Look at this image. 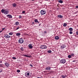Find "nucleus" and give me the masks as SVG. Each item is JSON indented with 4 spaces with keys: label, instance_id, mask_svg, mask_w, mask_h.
Returning <instances> with one entry per match:
<instances>
[{
    "label": "nucleus",
    "instance_id": "nucleus-1",
    "mask_svg": "<svg viewBox=\"0 0 78 78\" xmlns=\"http://www.w3.org/2000/svg\"><path fill=\"white\" fill-rule=\"evenodd\" d=\"M40 13L41 15H44L46 14V11L45 10H42L40 12Z\"/></svg>",
    "mask_w": 78,
    "mask_h": 78
},
{
    "label": "nucleus",
    "instance_id": "nucleus-2",
    "mask_svg": "<svg viewBox=\"0 0 78 78\" xmlns=\"http://www.w3.org/2000/svg\"><path fill=\"white\" fill-rule=\"evenodd\" d=\"M60 62L61 64H64L66 62V60L64 59H61L60 60Z\"/></svg>",
    "mask_w": 78,
    "mask_h": 78
},
{
    "label": "nucleus",
    "instance_id": "nucleus-3",
    "mask_svg": "<svg viewBox=\"0 0 78 78\" xmlns=\"http://www.w3.org/2000/svg\"><path fill=\"white\" fill-rule=\"evenodd\" d=\"M23 39L22 38H20L18 41V43H19L20 44H22L23 43Z\"/></svg>",
    "mask_w": 78,
    "mask_h": 78
},
{
    "label": "nucleus",
    "instance_id": "nucleus-4",
    "mask_svg": "<svg viewBox=\"0 0 78 78\" xmlns=\"http://www.w3.org/2000/svg\"><path fill=\"white\" fill-rule=\"evenodd\" d=\"M40 48H47V46L43 45L41 46Z\"/></svg>",
    "mask_w": 78,
    "mask_h": 78
},
{
    "label": "nucleus",
    "instance_id": "nucleus-5",
    "mask_svg": "<svg viewBox=\"0 0 78 78\" xmlns=\"http://www.w3.org/2000/svg\"><path fill=\"white\" fill-rule=\"evenodd\" d=\"M66 47V46L65 44H62L61 47V48H65Z\"/></svg>",
    "mask_w": 78,
    "mask_h": 78
},
{
    "label": "nucleus",
    "instance_id": "nucleus-6",
    "mask_svg": "<svg viewBox=\"0 0 78 78\" xmlns=\"http://www.w3.org/2000/svg\"><path fill=\"white\" fill-rule=\"evenodd\" d=\"M28 47L30 49H32V48H33V46H32V44H29Z\"/></svg>",
    "mask_w": 78,
    "mask_h": 78
},
{
    "label": "nucleus",
    "instance_id": "nucleus-7",
    "mask_svg": "<svg viewBox=\"0 0 78 78\" xmlns=\"http://www.w3.org/2000/svg\"><path fill=\"white\" fill-rule=\"evenodd\" d=\"M4 14H5V15L6 14H9V11H8V10L7 11L6 10H5Z\"/></svg>",
    "mask_w": 78,
    "mask_h": 78
},
{
    "label": "nucleus",
    "instance_id": "nucleus-8",
    "mask_svg": "<svg viewBox=\"0 0 78 78\" xmlns=\"http://www.w3.org/2000/svg\"><path fill=\"white\" fill-rule=\"evenodd\" d=\"M5 66L7 67L9 66V63L8 62L5 63Z\"/></svg>",
    "mask_w": 78,
    "mask_h": 78
},
{
    "label": "nucleus",
    "instance_id": "nucleus-9",
    "mask_svg": "<svg viewBox=\"0 0 78 78\" xmlns=\"http://www.w3.org/2000/svg\"><path fill=\"white\" fill-rule=\"evenodd\" d=\"M57 17H58V18H60V19H61L62 18V17H63V16H62L61 15H58Z\"/></svg>",
    "mask_w": 78,
    "mask_h": 78
},
{
    "label": "nucleus",
    "instance_id": "nucleus-10",
    "mask_svg": "<svg viewBox=\"0 0 78 78\" xmlns=\"http://www.w3.org/2000/svg\"><path fill=\"white\" fill-rule=\"evenodd\" d=\"M6 16L7 17H9V19H11V18H12V16H11V15H9V14L7 15H6Z\"/></svg>",
    "mask_w": 78,
    "mask_h": 78
},
{
    "label": "nucleus",
    "instance_id": "nucleus-11",
    "mask_svg": "<svg viewBox=\"0 0 78 78\" xmlns=\"http://www.w3.org/2000/svg\"><path fill=\"white\" fill-rule=\"evenodd\" d=\"M51 67H46V70H50L51 69Z\"/></svg>",
    "mask_w": 78,
    "mask_h": 78
},
{
    "label": "nucleus",
    "instance_id": "nucleus-12",
    "mask_svg": "<svg viewBox=\"0 0 78 78\" xmlns=\"http://www.w3.org/2000/svg\"><path fill=\"white\" fill-rule=\"evenodd\" d=\"M4 37H6L7 38H9L10 37V36H9L8 34H6L5 35Z\"/></svg>",
    "mask_w": 78,
    "mask_h": 78
},
{
    "label": "nucleus",
    "instance_id": "nucleus-13",
    "mask_svg": "<svg viewBox=\"0 0 78 78\" xmlns=\"http://www.w3.org/2000/svg\"><path fill=\"white\" fill-rule=\"evenodd\" d=\"M12 6L15 8L16 7V6H17V4L16 3H14L13 4H12Z\"/></svg>",
    "mask_w": 78,
    "mask_h": 78
},
{
    "label": "nucleus",
    "instance_id": "nucleus-14",
    "mask_svg": "<svg viewBox=\"0 0 78 78\" xmlns=\"http://www.w3.org/2000/svg\"><path fill=\"white\" fill-rule=\"evenodd\" d=\"M23 56H25V57H27V58H30V56L27 55H26V54H24L23 55Z\"/></svg>",
    "mask_w": 78,
    "mask_h": 78
},
{
    "label": "nucleus",
    "instance_id": "nucleus-15",
    "mask_svg": "<svg viewBox=\"0 0 78 78\" xmlns=\"http://www.w3.org/2000/svg\"><path fill=\"white\" fill-rule=\"evenodd\" d=\"M58 2L60 3H63V1L62 0H58Z\"/></svg>",
    "mask_w": 78,
    "mask_h": 78
},
{
    "label": "nucleus",
    "instance_id": "nucleus-16",
    "mask_svg": "<svg viewBox=\"0 0 78 78\" xmlns=\"http://www.w3.org/2000/svg\"><path fill=\"white\" fill-rule=\"evenodd\" d=\"M9 35H10V36H12V34H13V32H11L9 33Z\"/></svg>",
    "mask_w": 78,
    "mask_h": 78
},
{
    "label": "nucleus",
    "instance_id": "nucleus-17",
    "mask_svg": "<svg viewBox=\"0 0 78 78\" xmlns=\"http://www.w3.org/2000/svg\"><path fill=\"white\" fill-rule=\"evenodd\" d=\"M5 10H6V9H2L1 10V12H2V13H4V12H5Z\"/></svg>",
    "mask_w": 78,
    "mask_h": 78
},
{
    "label": "nucleus",
    "instance_id": "nucleus-18",
    "mask_svg": "<svg viewBox=\"0 0 78 78\" xmlns=\"http://www.w3.org/2000/svg\"><path fill=\"white\" fill-rule=\"evenodd\" d=\"M59 38V37L58 36H56L55 37V39H56L57 40H58V39Z\"/></svg>",
    "mask_w": 78,
    "mask_h": 78
},
{
    "label": "nucleus",
    "instance_id": "nucleus-19",
    "mask_svg": "<svg viewBox=\"0 0 78 78\" xmlns=\"http://www.w3.org/2000/svg\"><path fill=\"white\" fill-rule=\"evenodd\" d=\"M69 31H73V28H72V27H70L69 28Z\"/></svg>",
    "mask_w": 78,
    "mask_h": 78
},
{
    "label": "nucleus",
    "instance_id": "nucleus-20",
    "mask_svg": "<svg viewBox=\"0 0 78 78\" xmlns=\"http://www.w3.org/2000/svg\"><path fill=\"white\" fill-rule=\"evenodd\" d=\"M21 34L20 33H17L16 34V36H20V35H21Z\"/></svg>",
    "mask_w": 78,
    "mask_h": 78
},
{
    "label": "nucleus",
    "instance_id": "nucleus-21",
    "mask_svg": "<svg viewBox=\"0 0 78 78\" xmlns=\"http://www.w3.org/2000/svg\"><path fill=\"white\" fill-rule=\"evenodd\" d=\"M71 55L72 57H74L75 56V54L73 53H72L71 54Z\"/></svg>",
    "mask_w": 78,
    "mask_h": 78
},
{
    "label": "nucleus",
    "instance_id": "nucleus-22",
    "mask_svg": "<svg viewBox=\"0 0 78 78\" xmlns=\"http://www.w3.org/2000/svg\"><path fill=\"white\" fill-rule=\"evenodd\" d=\"M34 22H35V23H37V22L38 23H39V21H37V19H35L34 20Z\"/></svg>",
    "mask_w": 78,
    "mask_h": 78
},
{
    "label": "nucleus",
    "instance_id": "nucleus-23",
    "mask_svg": "<svg viewBox=\"0 0 78 78\" xmlns=\"http://www.w3.org/2000/svg\"><path fill=\"white\" fill-rule=\"evenodd\" d=\"M15 24L16 25H18L19 24V22H16V23Z\"/></svg>",
    "mask_w": 78,
    "mask_h": 78
},
{
    "label": "nucleus",
    "instance_id": "nucleus-24",
    "mask_svg": "<svg viewBox=\"0 0 78 78\" xmlns=\"http://www.w3.org/2000/svg\"><path fill=\"white\" fill-rule=\"evenodd\" d=\"M62 78H65L66 77V75L64 76V75H62L61 76Z\"/></svg>",
    "mask_w": 78,
    "mask_h": 78
},
{
    "label": "nucleus",
    "instance_id": "nucleus-25",
    "mask_svg": "<svg viewBox=\"0 0 78 78\" xmlns=\"http://www.w3.org/2000/svg\"><path fill=\"white\" fill-rule=\"evenodd\" d=\"M68 57L69 58H71L72 57V56L71 55H69L68 56Z\"/></svg>",
    "mask_w": 78,
    "mask_h": 78
},
{
    "label": "nucleus",
    "instance_id": "nucleus-26",
    "mask_svg": "<svg viewBox=\"0 0 78 78\" xmlns=\"http://www.w3.org/2000/svg\"><path fill=\"white\" fill-rule=\"evenodd\" d=\"M20 50L21 51H23L24 49H23V47H21V48H20Z\"/></svg>",
    "mask_w": 78,
    "mask_h": 78
},
{
    "label": "nucleus",
    "instance_id": "nucleus-27",
    "mask_svg": "<svg viewBox=\"0 0 78 78\" xmlns=\"http://www.w3.org/2000/svg\"><path fill=\"white\" fill-rule=\"evenodd\" d=\"M63 26L64 27H66V26H67V24L66 23H64L63 24Z\"/></svg>",
    "mask_w": 78,
    "mask_h": 78
},
{
    "label": "nucleus",
    "instance_id": "nucleus-28",
    "mask_svg": "<svg viewBox=\"0 0 78 78\" xmlns=\"http://www.w3.org/2000/svg\"><path fill=\"white\" fill-rule=\"evenodd\" d=\"M48 52L49 53H51V50H49L48 51Z\"/></svg>",
    "mask_w": 78,
    "mask_h": 78
},
{
    "label": "nucleus",
    "instance_id": "nucleus-29",
    "mask_svg": "<svg viewBox=\"0 0 78 78\" xmlns=\"http://www.w3.org/2000/svg\"><path fill=\"white\" fill-rule=\"evenodd\" d=\"M17 72H18V73L19 72H20V70H17L16 71Z\"/></svg>",
    "mask_w": 78,
    "mask_h": 78
},
{
    "label": "nucleus",
    "instance_id": "nucleus-30",
    "mask_svg": "<svg viewBox=\"0 0 78 78\" xmlns=\"http://www.w3.org/2000/svg\"><path fill=\"white\" fill-rule=\"evenodd\" d=\"M12 58L13 59H17V58L14 57H12Z\"/></svg>",
    "mask_w": 78,
    "mask_h": 78
},
{
    "label": "nucleus",
    "instance_id": "nucleus-31",
    "mask_svg": "<svg viewBox=\"0 0 78 78\" xmlns=\"http://www.w3.org/2000/svg\"><path fill=\"white\" fill-rule=\"evenodd\" d=\"M69 34H73V32H72V31H70Z\"/></svg>",
    "mask_w": 78,
    "mask_h": 78
},
{
    "label": "nucleus",
    "instance_id": "nucleus-32",
    "mask_svg": "<svg viewBox=\"0 0 78 78\" xmlns=\"http://www.w3.org/2000/svg\"><path fill=\"white\" fill-rule=\"evenodd\" d=\"M19 28H20V27H18L17 28L16 30H19Z\"/></svg>",
    "mask_w": 78,
    "mask_h": 78
},
{
    "label": "nucleus",
    "instance_id": "nucleus-33",
    "mask_svg": "<svg viewBox=\"0 0 78 78\" xmlns=\"http://www.w3.org/2000/svg\"><path fill=\"white\" fill-rule=\"evenodd\" d=\"M44 34H46V33H47V32L46 31H44Z\"/></svg>",
    "mask_w": 78,
    "mask_h": 78
},
{
    "label": "nucleus",
    "instance_id": "nucleus-34",
    "mask_svg": "<svg viewBox=\"0 0 78 78\" xmlns=\"http://www.w3.org/2000/svg\"><path fill=\"white\" fill-rule=\"evenodd\" d=\"M22 18V16L21 15L19 16V19H21Z\"/></svg>",
    "mask_w": 78,
    "mask_h": 78
},
{
    "label": "nucleus",
    "instance_id": "nucleus-35",
    "mask_svg": "<svg viewBox=\"0 0 78 78\" xmlns=\"http://www.w3.org/2000/svg\"><path fill=\"white\" fill-rule=\"evenodd\" d=\"M27 76H29L30 75V73H27Z\"/></svg>",
    "mask_w": 78,
    "mask_h": 78
},
{
    "label": "nucleus",
    "instance_id": "nucleus-36",
    "mask_svg": "<svg viewBox=\"0 0 78 78\" xmlns=\"http://www.w3.org/2000/svg\"><path fill=\"white\" fill-rule=\"evenodd\" d=\"M30 66H31V67H33V65H32L31 64H30Z\"/></svg>",
    "mask_w": 78,
    "mask_h": 78
},
{
    "label": "nucleus",
    "instance_id": "nucleus-37",
    "mask_svg": "<svg viewBox=\"0 0 78 78\" xmlns=\"http://www.w3.org/2000/svg\"><path fill=\"white\" fill-rule=\"evenodd\" d=\"M76 35H78V31H77L76 32Z\"/></svg>",
    "mask_w": 78,
    "mask_h": 78
},
{
    "label": "nucleus",
    "instance_id": "nucleus-38",
    "mask_svg": "<svg viewBox=\"0 0 78 78\" xmlns=\"http://www.w3.org/2000/svg\"><path fill=\"white\" fill-rule=\"evenodd\" d=\"M22 12V13L24 14V13H25V11H23V12Z\"/></svg>",
    "mask_w": 78,
    "mask_h": 78
},
{
    "label": "nucleus",
    "instance_id": "nucleus-39",
    "mask_svg": "<svg viewBox=\"0 0 78 78\" xmlns=\"http://www.w3.org/2000/svg\"><path fill=\"white\" fill-rule=\"evenodd\" d=\"M2 72V69H0V73H1V72Z\"/></svg>",
    "mask_w": 78,
    "mask_h": 78
},
{
    "label": "nucleus",
    "instance_id": "nucleus-40",
    "mask_svg": "<svg viewBox=\"0 0 78 78\" xmlns=\"http://www.w3.org/2000/svg\"><path fill=\"white\" fill-rule=\"evenodd\" d=\"M5 29V28H3L2 29V31H3V30H4Z\"/></svg>",
    "mask_w": 78,
    "mask_h": 78
},
{
    "label": "nucleus",
    "instance_id": "nucleus-41",
    "mask_svg": "<svg viewBox=\"0 0 78 78\" xmlns=\"http://www.w3.org/2000/svg\"><path fill=\"white\" fill-rule=\"evenodd\" d=\"M2 62V61L0 60V64Z\"/></svg>",
    "mask_w": 78,
    "mask_h": 78
},
{
    "label": "nucleus",
    "instance_id": "nucleus-42",
    "mask_svg": "<svg viewBox=\"0 0 78 78\" xmlns=\"http://www.w3.org/2000/svg\"><path fill=\"white\" fill-rule=\"evenodd\" d=\"M3 64H0V66H1V67H2V66H3Z\"/></svg>",
    "mask_w": 78,
    "mask_h": 78
},
{
    "label": "nucleus",
    "instance_id": "nucleus-43",
    "mask_svg": "<svg viewBox=\"0 0 78 78\" xmlns=\"http://www.w3.org/2000/svg\"><path fill=\"white\" fill-rule=\"evenodd\" d=\"M76 8H78V6H77L76 7Z\"/></svg>",
    "mask_w": 78,
    "mask_h": 78
},
{
    "label": "nucleus",
    "instance_id": "nucleus-44",
    "mask_svg": "<svg viewBox=\"0 0 78 78\" xmlns=\"http://www.w3.org/2000/svg\"><path fill=\"white\" fill-rule=\"evenodd\" d=\"M34 22L32 23V25H34Z\"/></svg>",
    "mask_w": 78,
    "mask_h": 78
},
{
    "label": "nucleus",
    "instance_id": "nucleus-45",
    "mask_svg": "<svg viewBox=\"0 0 78 78\" xmlns=\"http://www.w3.org/2000/svg\"><path fill=\"white\" fill-rule=\"evenodd\" d=\"M2 31H2V30L0 31V33H2Z\"/></svg>",
    "mask_w": 78,
    "mask_h": 78
},
{
    "label": "nucleus",
    "instance_id": "nucleus-46",
    "mask_svg": "<svg viewBox=\"0 0 78 78\" xmlns=\"http://www.w3.org/2000/svg\"><path fill=\"white\" fill-rule=\"evenodd\" d=\"M35 0H32V1H34Z\"/></svg>",
    "mask_w": 78,
    "mask_h": 78
},
{
    "label": "nucleus",
    "instance_id": "nucleus-47",
    "mask_svg": "<svg viewBox=\"0 0 78 78\" xmlns=\"http://www.w3.org/2000/svg\"><path fill=\"white\" fill-rule=\"evenodd\" d=\"M41 0H39V1H41ZM41 0V1H42V0Z\"/></svg>",
    "mask_w": 78,
    "mask_h": 78
},
{
    "label": "nucleus",
    "instance_id": "nucleus-48",
    "mask_svg": "<svg viewBox=\"0 0 78 78\" xmlns=\"http://www.w3.org/2000/svg\"><path fill=\"white\" fill-rule=\"evenodd\" d=\"M46 0V1H48V0Z\"/></svg>",
    "mask_w": 78,
    "mask_h": 78
},
{
    "label": "nucleus",
    "instance_id": "nucleus-49",
    "mask_svg": "<svg viewBox=\"0 0 78 78\" xmlns=\"http://www.w3.org/2000/svg\"><path fill=\"white\" fill-rule=\"evenodd\" d=\"M41 2H39L40 3H41Z\"/></svg>",
    "mask_w": 78,
    "mask_h": 78
},
{
    "label": "nucleus",
    "instance_id": "nucleus-50",
    "mask_svg": "<svg viewBox=\"0 0 78 78\" xmlns=\"http://www.w3.org/2000/svg\"><path fill=\"white\" fill-rule=\"evenodd\" d=\"M22 0V1H23V0Z\"/></svg>",
    "mask_w": 78,
    "mask_h": 78
},
{
    "label": "nucleus",
    "instance_id": "nucleus-51",
    "mask_svg": "<svg viewBox=\"0 0 78 78\" xmlns=\"http://www.w3.org/2000/svg\"><path fill=\"white\" fill-rule=\"evenodd\" d=\"M37 78H39V77H38Z\"/></svg>",
    "mask_w": 78,
    "mask_h": 78
},
{
    "label": "nucleus",
    "instance_id": "nucleus-52",
    "mask_svg": "<svg viewBox=\"0 0 78 78\" xmlns=\"http://www.w3.org/2000/svg\"><path fill=\"white\" fill-rule=\"evenodd\" d=\"M40 25H41V24H40Z\"/></svg>",
    "mask_w": 78,
    "mask_h": 78
},
{
    "label": "nucleus",
    "instance_id": "nucleus-53",
    "mask_svg": "<svg viewBox=\"0 0 78 78\" xmlns=\"http://www.w3.org/2000/svg\"><path fill=\"white\" fill-rule=\"evenodd\" d=\"M39 78H41H41H40V77Z\"/></svg>",
    "mask_w": 78,
    "mask_h": 78
}]
</instances>
